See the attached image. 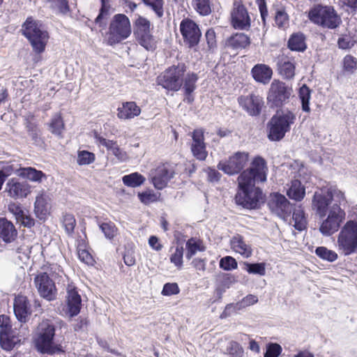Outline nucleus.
Returning <instances> with one entry per match:
<instances>
[{
  "label": "nucleus",
  "instance_id": "obj_34",
  "mask_svg": "<svg viewBox=\"0 0 357 357\" xmlns=\"http://www.w3.org/2000/svg\"><path fill=\"white\" fill-rule=\"evenodd\" d=\"M187 252L185 257L190 259L197 252L205 250L202 241L197 238H190L186 242Z\"/></svg>",
  "mask_w": 357,
  "mask_h": 357
},
{
  "label": "nucleus",
  "instance_id": "obj_44",
  "mask_svg": "<svg viewBox=\"0 0 357 357\" xmlns=\"http://www.w3.org/2000/svg\"><path fill=\"white\" fill-rule=\"evenodd\" d=\"M327 195L331 198V200H334L337 202L338 205L344 204L346 202L344 192L340 190L336 186H329L326 188Z\"/></svg>",
  "mask_w": 357,
  "mask_h": 357
},
{
  "label": "nucleus",
  "instance_id": "obj_20",
  "mask_svg": "<svg viewBox=\"0 0 357 357\" xmlns=\"http://www.w3.org/2000/svg\"><path fill=\"white\" fill-rule=\"evenodd\" d=\"M231 22L235 29L248 30L250 27L251 19L245 7L234 1L231 12Z\"/></svg>",
  "mask_w": 357,
  "mask_h": 357
},
{
  "label": "nucleus",
  "instance_id": "obj_3",
  "mask_svg": "<svg viewBox=\"0 0 357 357\" xmlns=\"http://www.w3.org/2000/svg\"><path fill=\"white\" fill-rule=\"evenodd\" d=\"M55 327L48 320L41 321L37 330L35 344L37 350L42 354L53 355L63 353L61 346L54 342Z\"/></svg>",
  "mask_w": 357,
  "mask_h": 357
},
{
  "label": "nucleus",
  "instance_id": "obj_46",
  "mask_svg": "<svg viewBox=\"0 0 357 357\" xmlns=\"http://www.w3.org/2000/svg\"><path fill=\"white\" fill-rule=\"evenodd\" d=\"M142 2L150 9H151L155 15L160 18L164 14V0H142Z\"/></svg>",
  "mask_w": 357,
  "mask_h": 357
},
{
  "label": "nucleus",
  "instance_id": "obj_60",
  "mask_svg": "<svg viewBox=\"0 0 357 357\" xmlns=\"http://www.w3.org/2000/svg\"><path fill=\"white\" fill-rule=\"evenodd\" d=\"M50 3L53 8L57 9L60 13H66L69 10L67 0H51Z\"/></svg>",
  "mask_w": 357,
  "mask_h": 357
},
{
  "label": "nucleus",
  "instance_id": "obj_23",
  "mask_svg": "<svg viewBox=\"0 0 357 357\" xmlns=\"http://www.w3.org/2000/svg\"><path fill=\"white\" fill-rule=\"evenodd\" d=\"M13 308L17 320L21 323L26 322L27 317L31 314L30 305L26 297L24 296H17L15 297Z\"/></svg>",
  "mask_w": 357,
  "mask_h": 357
},
{
  "label": "nucleus",
  "instance_id": "obj_35",
  "mask_svg": "<svg viewBox=\"0 0 357 357\" xmlns=\"http://www.w3.org/2000/svg\"><path fill=\"white\" fill-rule=\"evenodd\" d=\"M146 178L138 172L131 173L122 177L123 184L130 188L139 187L144 184Z\"/></svg>",
  "mask_w": 357,
  "mask_h": 357
},
{
  "label": "nucleus",
  "instance_id": "obj_31",
  "mask_svg": "<svg viewBox=\"0 0 357 357\" xmlns=\"http://www.w3.org/2000/svg\"><path fill=\"white\" fill-rule=\"evenodd\" d=\"M287 195L291 199L301 201L305 195V188L299 180L296 179L291 182Z\"/></svg>",
  "mask_w": 357,
  "mask_h": 357
},
{
  "label": "nucleus",
  "instance_id": "obj_17",
  "mask_svg": "<svg viewBox=\"0 0 357 357\" xmlns=\"http://www.w3.org/2000/svg\"><path fill=\"white\" fill-rule=\"evenodd\" d=\"M180 31L184 43L192 48L199 43L201 31L198 25L192 20H183L180 24Z\"/></svg>",
  "mask_w": 357,
  "mask_h": 357
},
{
  "label": "nucleus",
  "instance_id": "obj_52",
  "mask_svg": "<svg viewBox=\"0 0 357 357\" xmlns=\"http://www.w3.org/2000/svg\"><path fill=\"white\" fill-rule=\"evenodd\" d=\"M246 307L243 302V300L236 303H230L226 305L224 311L220 315L222 319L226 318L231 314L234 312H237L243 308Z\"/></svg>",
  "mask_w": 357,
  "mask_h": 357
},
{
  "label": "nucleus",
  "instance_id": "obj_39",
  "mask_svg": "<svg viewBox=\"0 0 357 357\" xmlns=\"http://www.w3.org/2000/svg\"><path fill=\"white\" fill-rule=\"evenodd\" d=\"M279 73L285 79H291L295 75V66L289 61H281L278 66Z\"/></svg>",
  "mask_w": 357,
  "mask_h": 357
},
{
  "label": "nucleus",
  "instance_id": "obj_61",
  "mask_svg": "<svg viewBox=\"0 0 357 357\" xmlns=\"http://www.w3.org/2000/svg\"><path fill=\"white\" fill-rule=\"evenodd\" d=\"M179 291V287L176 283H166L163 287L162 294L169 296L178 294Z\"/></svg>",
  "mask_w": 357,
  "mask_h": 357
},
{
  "label": "nucleus",
  "instance_id": "obj_4",
  "mask_svg": "<svg viewBox=\"0 0 357 357\" xmlns=\"http://www.w3.org/2000/svg\"><path fill=\"white\" fill-rule=\"evenodd\" d=\"M22 30L35 52L40 54L45 51L49 34L40 21L29 17L23 24Z\"/></svg>",
  "mask_w": 357,
  "mask_h": 357
},
{
  "label": "nucleus",
  "instance_id": "obj_47",
  "mask_svg": "<svg viewBox=\"0 0 357 357\" xmlns=\"http://www.w3.org/2000/svg\"><path fill=\"white\" fill-rule=\"evenodd\" d=\"M316 255L322 259L333 262L337 259V254L326 247H318L315 250Z\"/></svg>",
  "mask_w": 357,
  "mask_h": 357
},
{
  "label": "nucleus",
  "instance_id": "obj_7",
  "mask_svg": "<svg viewBox=\"0 0 357 357\" xmlns=\"http://www.w3.org/2000/svg\"><path fill=\"white\" fill-rule=\"evenodd\" d=\"M308 17L314 24L331 29L342 22L341 17L332 6H317L309 11Z\"/></svg>",
  "mask_w": 357,
  "mask_h": 357
},
{
  "label": "nucleus",
  "instance_id": "obj_26",
  "mask_svg": "<svg viewBox=\"0 0 357 357\" xmlns=\"http://www.w3.org/2000/svg\"><path fill=\"white\" fill-rule=\"evenodd\" d=\"M48 201V195L44 191H40L36 198L34 212L40 220H45L49 213Z\"/></svg>",
  "mask_w": 357,
  "mask_h": 357
},
{
  "label": "nucleus",
  "instance_id": "obj_9",
  "mask_svg": "<svg viewBox=\"0 0 357 357\" xmlns=\"http://www.w3.org/2000/svg\"><path fill=\"white\" fill-rule=\"evenodd\" d=\"M292 93L291 86L279 79H273L267 93V102L271 107H281L289 102Z\"/></svg>",
  "mask_w": 357,
  "mask_h": 357
},
{
  "label": "nucleus",
  "instance_id": "obj_16",
  "mask_svg": "<svg viewBox=\"0 0 357 357\" xmlns=\"http://www.w3.org/2000/svg\"><path fill=\"white\" fill-rule=\"evenodd\" d=\"M189 135L192 138L190 147L192 155L199 161H204L208 156V151L205 143L204 129H195L190 132Z\"/></svg>",
  "mask_w": 357,
  "mask_h": 357
},
{
  "label": "nucleus",
  "instance_id": "obj_41",
  "mask_svg": "<svg viewBox=\"0 0 357 357\" xmlns=\"http://www.w3.org/2000/svg\"><path fill=\"white\" fill-rule=\"evenodd\" d=\"M299 98L302 103V109L304 112H309L310 100L311 98V90L305 84H303L299 89Z\"/></svg>",
  "mask_w": 357,
  "mask_h": 357
},
{
  "label": "nucleus",
  "instance_id": "obj_19",
  "mask_svg": "<svg viewBox=\"0 0 357 357\" xmlns=\"http://www.w3.org/2000/svg\"><path fill=\"white\" fill-rule=\"evenodd\" d=\"M238 102L240 107L252 116H259L264 104L263 98L253 93L239 96Z\"/></svg>",
  "mask_w": 357,
  "mask_h": 357
},
{
  "label": "nucleus",
  "instance_id": "obj_6",
  "mask_svg": "<svg viewBox=\"0 0 357 357\" xmlns=\"http://www.w3.org/2000/svg\"><path fill=\"white\" fill-rule=\"evenodd\" d=\"M132 33L129 18L124 14H116L112 18L108 32L107 42L109 45H114L127 39Z\"/></svg>",
  "mask_w": 357,
  "mask_h": 357
},
{
  "label": "nucleus",
  "instance_id": "obj_51",
  "mask_svg": "<svg viewBox=\"0 0 357 357\" xmlns=\"http://www.w3.org/2000/svg\"><path fill=\"white\" fill-rule=\"evenodd\" d=\"M245 270L251 274L264 275L266 274V266L264 263H245Z\"/></svg>",
  "mask_w": 357,
  "mask_h": 357
},
{
  "label": "nucleus",
  "instance_id": "obj_29",
  "mask_svg": "<svg viewBox=\"0 0 357 357\" xmlns=\"http://www.w3.org/2000/svg\"><path fill=\"white\" fill-rule=\"evenodd\" d=\"M17 234L13 224L5 218H0V237L6 243L15 240Z\"/></svg>",
  "mask_w": 357,
  "mask_h": 357
},
{
  "label": "nucleus",
  "instance_id": "obj_27",
  "mask_svg": "<svg viewBox=\"0 0 357 357\" xmlns=\"http://www.w3.org/2000/svg\"><path fill=\"white\" fill-rule=\"evenodd\" d=\"M251 74L257 82L267 84L272 77L273 70L268 66L259 63L252 68Z\"/></svg>",
  "mask_w": 357,
  "mask_h": 357
},
{
  "label": "nucleus",
  "instance_id": "obj_12",
  "mask_svg": "<svg viewBox=\"0 0 357 357\" xmlns=\"http://www.w3.org/2000/svg\"><path fill=\"white\" fill-rule=\"evenodd\" d=\"M345 217L344 211L337 203L331 206L328 216L324 219L319 227L320 232L326 236H329L336 232Z\"/></svg>",
  "mask_w": 357,
  "mask_h": 357
},
{
  "label": "nucleus",
  "instance_id": "obj_2",
  "mask_svg": "<svg viewBox=\"0 0 357 357\" xmlns=\"http://www.w3.org/2000/svg\"><path fill=\"white\" fill-rule=\"evenodd\" d=\"M296 115L289 109L278 110L267 123V136L271 142L282 140L295 123Z\"/></svg>",
  "mask_w": 357,
  "mask_h": 357
},
{
  "label": "nucleus",
  "instance_id": "obj_50",
  "mask_svg": "<svg viewBox=\"0 0 357 357\" xmlns=\"http://www.w3.org/2000/svg\"><path fill=\"white\" fill-rule=\"evenodd\" d=\"M275 22L279 28H286L289 26V16L284 9H278L276 11Z\"/></svg>",
  "mask_w": 357,
  "mask_h": 357
},
{
  "label": "nucleus",
  "instance_id": "obj_21",
  "mask_svg": "<svg viewBox=\"0 0 357 357\" xmlns=\"http://www.w3.org/2000/svg\"><path fill=\"white\" fill-rule=\"evenodd\" d=\"M31 187L25 181H20L18 179L13 178L6 183V191L8 195L14 199H22L26 197L30 192Z\"/></svg>",
  "mask_w": 357,
  "mask_h": 357
},
{
  "label": "nucleus",
  "instance_id": "obj_59",
  "mask_svg": "<svg viewBox=\"0 0 357 357\" xmlns=\"http://www.w3.org/2000/svg\"><path fill=\"white\" fill-rule=\"evenodd\" d=\"M208 50L213 51L217 47L216 35L213 29H209L205 33Z\"/></svg>",
  "mask_w": 357,
  "mask_h": 357
},
{
  "label": "nucleus",
  "instance_id": "obj_1",
  "mask_svg": "<svg viewBox=\"0 0 357 357\" xmlns=\"http://www.w3.org/2000/svg\"><path fill=\"white\" fill-rule=\"evenodd\" d=\"M266 161L261 157H257L251 167L240 174L238 177L239 190L235 197L237 204L250 209L259 206L262 192L259 188L255 187V184L266 180Z\"/></svg>",
  "mask_w": 357,
  "mask_h": 357
},
{
  "label": "nucleus",
  "instance_id": "obj_30",
  "mask_svg": "<svg viewBox=\"0 0 357 357\" xmlns=\"http://www.w3.org/2000/svg\"><path fill=\"white\" fill-rule=\"evenodd\" d=\"M287 46L295 52H304L307 49L305 36L301 32L291 34L288 40Z\"/></svg>",
  "mask_w": 357,
  "mask_h": 357
},
{
  "label": "nucleus",
  "instance_id": "obj_11",
  "mask_svg": "<svg viewBox=\"0 0 357 357\" xmlns=\"http://www.w3.org/2000/svg\"><path fill=\"white\" fill-rule=\"evenodd\" d=\"M21 339L16 328H13L11 321L6 315H0V346L6 351H11Z\"/></svg>",
  "mask_w": 357,
  "mask_h": 357
},
{
  "label": "nucleus",
  "instance_id": "obj_10",
  "mask_svg": "<svg viewBox=\"0 0 357 357\" xmlns=\"http://www.w3.org/2000/svg\"><path fill=\"white\" fill-rule=\"evenodd\" d=\"M185 70L183 65L169 68L158 77V84L167 90L177 91L182 85Z\"/></svg>",
  "mask_w": 357,
  "mask_h": 357
},
{
  "label": "nucleus",
  "instance_id": "obj_54",
  "mask_svg": "<svg viewBox=\"0 0 357 357\" xmlns=\"http://www.w3.org/2000/svg\"><path fill=\"white\" fill-rule=\"evenodd\" d=\"M138 198L144 204H149L158 200V196L151 190L138 193Z\"/></svg>",
  "mask_w": 357,
  "mask_h": 357
},
{
  "label": "nucleus",
  "instance_id": "obj_32",
  "mask_svg": "<svg viewBox=\"0 0 357 357\" xmlns=\"http://www.w3.org/2000/svg\"><path fill=\"white\" fill-rule=\"evenodd\" d=\"M250 44V38L243 33H236L230 36L226 41L227 46L233 49L245 48Z\"/></svg>",
  "mask_w": 357,
  "mask_h": 357
},
{
  "label": "nucleus",
  "instance_id": "obj_55",
  "mask_svg": "<svg viewBox=\"0 0 357 357\" xmlns=\"http://www.w3.org/2000/svg\"><path fill=\"white\" fill-rule=\"evenodd\" d=\"M183 248L182 246H176L174 252L170 257V261L174 264L178 268H181L183 266Z\"/></svg>",
  "mask_w": 357,
  "mask_h": 357
},
{
  "label": "nucleus",
  "instance_id": "obj_40",
  "mask_svg": "<svg viewBox=\"0 0 357 357\" xmlns=\"http://www.w3.org/2000/svg\"><path fill=\"white\" fill-rule=\"evenodd\" d=\"M20 168L19 165L17 163L6 161L0 162V173L6 178H8L13 174H17L18 175Z\"/></svg>",
  "mask_w": 357,
  "mask_h": 357
},
{
  "label": "nucleus",
  "instance_id": "obj_62",
  "mask_svg": "<svg viewBox=\"0 0 357 357\" xmlns=\"http://www.w3.org/2000/svg\"><path fill=\"white\" fill-rule=\"evenodd\" d=\"M17 211V219L20 220L23 225L31 227L34 225V220L29 216L25 215L24 211L20 207H15Z\"/></svg>",
  "mask_w": 357,
  "mask_h": 357
},
{
  "label": "nucleus",
  "instance_id": "obj_48",
  "mask_svg": "<svg viewBox=\"0 0 357 357\" xmlns=\"http://www.w3.org/2000/svg\"><path fill=\"white\" fill-rule=\"evenodd\" d=\"M337 4L349 14L354 15L357 13V0H338Z\"/></svg>",
  "mask_w": 357,
  "mask_h": 357
},
{
  "label": "nucleus",
  "instance_id": "obj_63",
  "mask_svg": "<svg viewBox=\"0 0 357 357\" xmlns=\"http://www.w3.org/2000/svg\"><path fill=\"white\" fill-rule=\"evenodd\" d=\"M343 64L346 71L353 72L356 68L357 61L354 56L347 55L344 58Z\"/></svg>",
  "mask_w": 357,
  "mask_h": 357
},
{
  "label": "nucleus",
  "instance_id": "obj_42",
  "mask_svg": "<svg viewBox=\"0 0 357 357\" xmlns=\"http://www.w3.org/2000/svg\"><path fill=\"white\" fill-rule=\"evenodd\" d=\"M101 8L98 15L95 19V22L101 26L105 25V21L109 15L110 6L109 4V0H100Z\"/></svg>",
  "mask_w": 357,
  "mask_h": 357
},
{
  "label": "nucleus",
  "instance_id": "obj_18",
  "mask_svg": "<svg viewBox=\"0 0 357 357\" xmlns=\"http://www.w3.org/2000/svg\"><path fill=\"white\" fill-rule=\"evenodd\" d=\"M34 284L40 296L47 301H53L56 296L54 282L46 273H40L34 278Z\"/></svg>",
  "mask_w": 357,
  "mask_h": 357
},
{
  "label": "nucleus",
  "instance_id": "obj_13",
  "mask_svg": "<svg viewBox=\"0 0 357 357\" xmlns=\"http://www.w3.org/2000/svg\"><path fill=\"white\" fill-rule=\"evenodd\" d=\"M175 167L169 163L158 165L150 172V179L153 186L158 190L164 189L169 181L175 175Z\"/></svg>",
  "mask_w": 357,
  "mask_h": 357
},
{
  "label": "nucleus",
  "instance_id": "obj_56",
  "mask_svg": "<svg viewBox=\"0 0 357 357\" xmlns=\"http://www.w3.org/2000/svg\"><path fill=\"white\" fill-rule=\"evenodd\" d=\"M76 225L75 217L72 214L66 213L63 216V225L68 234H72Z\"/></svg>",
  "mask_w": 357,
  "mask_h": 357
},
{
  "label": "nucleus",
  "instance_id": "obj_58",
  "mask_svg": "<svg viewBox=\"0 0 357 357\" xmlns=\"http://www.w3.org/2000/svg\"><path fill=\"white\" fill-rule=\"evenodd\" d=\"M282 351V347L278 343H269L264 357H278Z\"/></svg>",
  "mask_w": 357,
  "mask_h": 357
},
{
  "label": "nucleus",
  "instance_id": "obj_15",
  "mask_svg": "<svg viewBox=\"0 0 357 357\" xmlns=\"http://www.w3.org/2000/svg\"><path fill=\"white\" fill-rule=\"evenodd\" d=\"M248 161V153L236 152L226 160L220 161L218 165V169L228 175L238 174Z\"/></svg>",
  "mask_w": 357,
  "mask_h": 357
},
{
  "label": "nucleus",
  "instance_id": "obj_53",
  "mask_svg": "<svg viewBox=\"0 0 357 357\" xmlns=\"http://www.w3.org/2000/svg\"><path fill=\"white\" fill-rule=\"evenodd\" d=\"M95 160V155L87 151H79L77 153V163L79 165H86L92 163Z\"/></svg>",
  "mask_w": 357,
  "mask_h": 357
},
{
  "label": "nucleus",
  "instance_id": "obj_36",
  "mask_svg": "<svg viewBox=\"0 0 357 357\" xmlns=\"http://www.w3.org/2000/svg\"><path fill=\"white\" fill-rule=\"evenodd\" d=\"M197 79V76L195 73H188L186 75L184 79H183L184 82L183 89L185 93L188 96L186 99L188 102H191L193 100L190 97V94L196 88V82Z\"/></svg>",
  "mask_w": 357,
  "mask_h": 357
},
{
  "label": "nucleus",
  "instance_id": "obj_49",
  "mask_svg": "<svg viewBox=\"0 0 357 357\" xmlns=\"http://www.w3.org/2000/svg\"><path fill=\"white\" fill-rule=\"evenodd\" d=\"M100 229L104 233L105 236L111 240L116 236L118 229L112 222H104L99 225Z\"/></svg>",
  "mask_w": 357,
  "mask_h": 357
},
{
  "label": "nucleus",
  "instance_id": "obj_64",
  "mask_svg": "<svg viewBox=\"0 0 357 357\" xmlns=\"http://www.w3.org/2000/svg\"><path fill=\"white\" fill-rule=\"evenodd\" d=\"M78 257L79 259L87 264H91L93 263V258L91 255L84 249L78 250Z\"/></svg>",
  "mask_w": 357,
  "mask_h": 357
},
{
  "label": "nucleus",
  "instance_id": "obj_45",
  "mask_svg": "<svg viewBox=\"0 0 357 357\" xmlns=\"http://www.w3.org/2000/svg\"><path fill=\"white\" fill-rule=\"evenodd\" d=\"M50 130L52 134L60 136L64 130V123L60 114H55L50 123Z\"/></svg>",
  "mask_w": 357,
  "mask_h": 357
},
{
  "label": "nucleus",
  "instance_id": "obj_33",
  "mask_svg": "<svg viewBox=\"0 0 357 357\" xmlns=\"http://www.w3.org/2000/svg\"><path fill=\"white\" fill-rule=\"evenodd\" d=\"M18 176L33 182H41L43 178H46V175L42 171L33 167L20 168Z\"/></svg>",
  "mask_w": 357,
  "mask_h": 357
},
{
  "label": "nucleus",
  "instance_id": "obj_28",
  "mask_svg": "<svg viewBox=\"0 0 357 357\" xmlns=\"http://www.w3.org/2000/svg\"><path fill=\"white\" fill-rule=\"evenodd\" d=\"M230 245L233 251L240 254L244 258H248L252 255L251 246L245 243L241 235L237 234L233 236L230 241Z\"/></svg>",
  "mask_w": 357,
  "mask_h": 357
},
{
  "label": "nucleus",
  "instance_id": "obj_24",
  "mask_svg": "<svg viewBox=\"0 0 357 357\" xmlns=\"http://www.w3.org/2000/svg\"><path fill=\"white\" fill-rule=\"evenodd\" d=\"M141 113V108L135 102L130 101L123 102L117 109V117L121 120H129L138 116Z\"/></svg>",
  "mask_w": 357,
  "mask_h": 357
},
{
  "label": "nucleus",
  "instance_id": "obj_43",
  "mask_svg": "<svg viewBox=\"0 0 357 357\" xmlns=\"http://www.w3.org/2000/svg\"><path fill=\"white\" fill-rule=\"evenodd\" d=\"M224 353L229 357H243L244 350L238 342L229 341Z\"/></svg>",
  "mask_w": 357,
  "mask_h": 357
},
{
  "label": "nucleus",
  "instance_id": "obj_37",
  "mask_svg": "<svg viewBox=\"0 0 357 357\" xmlns=\"http://www.w3.org/2000/svg\"><path fill=\"white\" fill-rule=\"evenodd\" d=\"M293 226L298 230H303L307 224L306 218L303 208L301 206H298L294 209L293 215Z\"/></svg>",
  "mask_w": 357,
  "mask_h": 357
},
{
  "label": "nucleus",
  "instance_id": "obj_57",
  "mask_svg": "<svg viewBox=\"0 0 357 357\" xmlns=\"http://www.w3.org/2000/svg\"><path fill=\"white\" fill-rule=\"evenodd\" d=\"M237 266L236 259L230 256L222 257L220 261V267L225 271L236 269Z\"/></svg>",
  "mask_w": 357,
  "mask_h": 357
},
{
  "label": "nucleus",
  "instance_id": "obj_25",
  "mask_svg": "<svg viewBox=\"0 0 357 357\" xmlns=\"http://www.w3.org/2000/svg\"><path fill=\"white\" fill-rule=\"evenodd\" d=\"M331 202V198L326 193V188L321 189L320 192L314 193L312 205L321 217L326 215L328 206Z\"/></svg>",
  "mask_w": 357,
  "mask_h": 357
},
{
  "label": "nucleus",
  "instance_id": "obj_8",
  "mask_svg": "<svg viewBox=\"0 0 357 357\" xmlns=\"http://www.w3.org/2000/svg\"><path fill=\"white\" fill-rule=\"evenodd\" d=\"M151 30L150 21L139 15L134 22V35L139 44L148 51H153L157 47V40Z\"/></svg>",
  "mask_w": 357,
  "mask_h": 357
},
{
  "label": "nucleus",
  "instance_id": "obj_14",
  "mask_svg": "<svg viewBox=\"0 0 357 357\" xmlns=\"http://www.w3.org/2000/svg\"><path fill=\"white\" fill-rule=\"evenodd\" d=\"M268 206L271 211L284 220H287L292 211V205L284 195L274 192L270 195Z\"/></svg>",
  "mask_w": 357,
  "mask_h": 357
},
{
  "label": "nucleus",
  "instance_id": "obj_5",
  "mask_svg": "<svg viewBox=\"0 0 357 357\" xmlns=\"http://www.w3.org/2000/svg\"><path fill=\"white\" fill-rule=\"evenodd\" d=\"M336 246L344 256L357 253V220L347 221L341 228Z\"/></svg>",
  "mask_w": 357,
  "mask_h": 357
},
{
  "label": "nucleus",
  "instance_id": "obj_38",
  "mask_svg": "<svg viewBox=\"0 0 357 357\" xmlns=\"http://www.w3.org/2000/svg\"><path fill=\"white\" fill-rule=\"evenodd\" d=\"M193 8L202 16H206L211 13L210 0H192Z\"/></svg>",
  "mask_w": 357,
  "mask_h": 357
},
{
  "label": "nucleus",
  "instance_id": "obj_22",
  "mask_svg": "<svg viewBox=\"0 0 357 357\" xmlns=\"http://www.w3.org/2000/svg\"><path fill=\"white\" fill-rule=\"evenodd\" d=\"M81 296L73 284L67 287V305L70 317L77 315L81 308Z\"/></svg>",
  "mask_w": 357,
  "mask_h": 357
}]
</instances>
